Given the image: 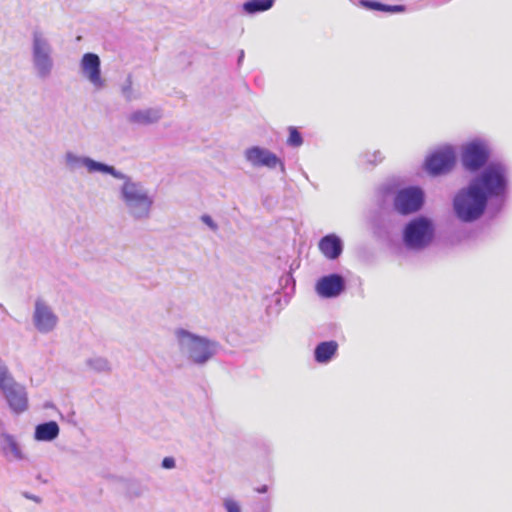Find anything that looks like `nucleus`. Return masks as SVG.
Wrapping results in <instances>:
<instances>
[{
    "label": "nucleus",
    "instance_id": "f257e3e1",
    "mask_svg": "<svg viewBox=\"0 0 512 512\" xmlns=\"http://www.w3.org/2000/svg\"><path fill=\"white\" fill-rule=\"evenodd\" d=\"M511 171L503 160H492L466 186L460 188L452 199L455 217L462 223L479 220L489 208L500 212L507 202Z\"/></svg>",
    "mask_w": 512,
    "mask_h": 512
},
{
    "label": "nucleus",
    "instance_id": "f03ea898",
    "mask_svg": "<svg viewBox=\"0 0 512 512\" xmlns=\"http://www.w3.org/2000/svg\"><path fill=\"white\" fill-rule=\"evenodd\" d=\"M110 175L122 181L118 188V195L129 217L135 221L148 220L154 205V195L145 184L115 167Z\"/></svg>",
    "mask_w": 512,
    "mask_h": 512
},
{
    "label": "nucleus",
    "instance_id": "7ed1b4c3",
    "mask_svg": "<svg viewBox=\"0 0 512 512\" xmlns=\"http://www.w3.org/2000/svg\"><path fill=\"white\" fill-rule=\"evenodd\" d=\"M174 337L180 353L196 366L206 365L220 350V344L184 328H176Z\"/></svg>",
    "mask_w": 512,
    "mask_h": 512
},
{
    "label": "nucleus",
    "instance_id": "20e7f679",
    "mask_svg": "<svg viewBox=\"0 0 512 512\" xmlns=\"http://www.w3.org/2000/svg\"><path fill=\"white\" fill-rule=\"evenodd\" d=\"M31 64L38 79H48L54 69V48L48 34L40 28L31 33Z\"/></svg>",
    "mask_w": 512,
    "mask_h": 512
},
{
    "label": "nucleus",
    "instance_id": "39448f33",
    "mask_svg": "<svg viewBox=\"0 0 512 512\" xmlns=\"http://www.w3.org/2000/svg\"><path fill=\"white\" fill-rule=\"evenodd\" d=\"M435 235L436 227L433 220L421 215L414 217L404 226L402 240L408 250L419 252L432 245Z\"/></svg>",
    "mask_w": 512,
    "mask_h": 512
},
{
    "label": "nucleus",
    "instance_id": "423d86ee",
    "mask_svg": "<svg viewBox=\"0 0 512 512\" xmlns=\"http://www.w3.org/2000/svg\"><path fill=\"white\" fill-rule=\"evenodd\" d=\"M492 145L488 138L477 136L461 145L460 162L469 173L481 172L491 161Z\"/></svg>",
    "mask_w": 512,
    "mask_h": 512
},
{
    "label": "nucleus",
    "instance_id": "0eeeda50",
    "mask_svg": "<svg viewBox=\"0 0 512 512\" xmlns=\"http://www.w3.org/2000/svg\"><path fill=\"white\" fill-rule=\"evenodd\" d=\"M424 204V192L416 186L397 190L393 197V208L401 215L418 212Z\"/></svg>",
    "mask_w": 512,
    "mask_h": 512
},
{
    "label": "nucleus",
    "instance_id": "6e6552de",
    "mask_svg": "<svg viewBox=\"0 0 512 512\" xmlns=\"http://www.w3.org/2000/svg\"><path fill=\"white\" fill-rule=\"evenodd\" d=\"M32 322L40 334H48L56 329L59 318L45 300L37 298L34 302Z\"/></svg>",
    "mask_w": 512,
    "mask_h": 512
},
{
    "label": "nucleus",
    "instance_id": "1a4fd4ad",
    "mask_svg": "<svg viewBox=\"0 0 512 512\" xmlns=\"http://www.w3.org/2000/svg\"><path fill=\"white\" fill-rule=\"evenodd\" d=\"M244 157L253 167H266L275 169L279 167L280 172L285 174V164L275 153L267 148L252 146L245 150Z\"/></svg>",
    "mask_w": 512,
    "mask_h": 512
},
{
    "label": "nucleus",
    "instance_id": "9d476101",
    "mask_svg": "<svg viewBox=\"0 0 512 512\" xmlns=\"http://www.w3.org/2000/svg\"><path fill=\"white\" fill-rule=\"evenodd\" d=\"M81 75L93 86L97 91L104 89L106 81L101 73L100 57L92 52L85 53L79 63Z\"/></svg>",
    "mask_w": 512,
    "mask_h": 512
},
{
    "label": "nucleus",
    "instance_id": "9b49d317",
    "mask_svg": "<svg viewBox=\"0 0 512 512\" xmlns=\"http://www.w3.org/2000/svg\"><path fill=\"white\" fill-rule=\"evenodd\" d=\"M455 163V152L451 146L435 151L425 161L426 170L432 175L449 172Z\"/></svg>",
    "mask_w": 512,
    "mask_h": 512
},
{
    "label": "nucleus",
    "instance_id": "f8f14e48",
    "mask_svg": "<svg viewBox=\"0 0 512 512\" xmlns=\"http://www.w3.org/2000/svg\"><path fill=\"white\" fill-rule=\"evenodd\" d=\"M64 162L67 169L72 172L84 167L89 173L99 172L110 175L114 168V166L98 162L87 156L77 155L71 151L65 153Z\"/></svg>",
    "mask_w": 512,
    "mask_h": 512
},
{
    "label": "nucleus",
    "instance_id": "ddd939ff",
    "mask_svg": "<svg viewBox=\"0 0 512 512\" xmlns=\"http://www.w3.org/2000/svg\"><path fill=\"white\" fill-rule=\"evenodd\" d=\"M9 408L16 414H21L28 408V394L24 385L15 379L0 390Z\"/></svg>",
    "mask_w": 512,
    "mask_h": 512
},
{
    "label": "nucleus",
    "instance_id": "4468645a",
    "mask_svg": "<svg viewBox=\"0 0 512 512\" xmlns=\"http://www.w3.org/2000/svg\"><path fill=\"white\" fill-rule=\"evenodd\" d=\"M345 280L340 274H329L318 279L316 293L322 298H335L345 290Z\"/></svg>",
    "mask_w": 512,
    "mask_h": 512
},
{
    "label": "nucleus",
    "instance_id": "2eb2a0df",
    "mask_svg": "<svg viewBox=\"0 0 512 512\" xmlns=\"http://www.w3.org/2000/svg\"><path fill=\"white\" fill-rule=\"evenodd\" d=\"M318 248L326 259L335 260L343 252V241L336 234H328L320 239Z\"/></svg>",
    "mask_w": 512,
    "mask_h": 512
},
{
    "label": "nucleus",
    "instance_id": "dca6fc26",
    "mask_svg": "<svg viewBox=\"0 0 512 512\" xmlns=\"http://www.w3.org/2000/svg\"><path fill=\"white\" fill-rule=\"evenodd\" d=\"M0 449L9 460L21 461L26 458L15 436L9 433L0 434Z\"/></svg>",
    "mask_w": 512,
    "mask_h": 512
},
{
    "label": "nucleus",
    "instance_id": "f3484780",
    "mask_svg": "<svg viewBox=\"0 0 512 512\" xmlns=\"http://www.w3.org/2000/svg\"><path fill=\"white\" fill-rule=\"evenodd\" d=\"M162 118V111L159 108H146L131 112L127 119L132 124L150 125Z\"/></svg>",
    "mask_w": 512,
    "mask_h": 512
},
{
    "label": "nucleus",
    "instance_id": "a211bd4d",
    "mask_svg": "<svg viewBox=\"0 0 512 512\" xmlns=\"http://www.w3.org/2000/svg\"><path fill=\"white\" fill-rule=\"evenodd\" d=\"M338 348L335 340L320 342L314 349V360L319 364H328L336 357Z\"/></svg>",
    "mask_w": 512,
    "mask_h": 512
},
{
    "label": "nucleus",
    "instance_id": "6ab92c4d",
    "mask_svg": "<svg viewBox=\"0 0 512 512\" xmlns=\"http://www.w3.org/2000/svg\"><path fill=\"white\" fill-rule=\"evenodd\" d=\"M60 433L57 422L48 421L36 425L34 430V439L39 442H51L55 440Z\"/></svg>",
    "mask_w": 512,
    "mask_h": 512
},
{
    "label": "nucleus",
    "instance_id": "aec40b11",
    "mask_svg": "<svg viewBox=\"0 0 512 512\" xmlns=\"http://www.w3.org/2000/svg\"><path fill=\"white\" fill-rule=\"evenodd\" d=\"M86 366L95 373H110L112 365L110 361L103 356L94 355L86 359Z\"/></svg>",
    "mask_w": 512,
    "mask_h": 512
},
{
    "label": "nucleus",
    "instance_id": "412c9836",
    "mask_svg": "<svg viewBox=\"0 0 512 512\" xmlns=\"http://www.w3.org/2000/svg\"><path fill=\"white\" fill-rule=\"evenodd\" d=\"M275 0H249L243 4V11L246 14L254 15L271 9Z\"/></svg>",
    "mask_w": 512,
    "mask_h": 512
},
{
    "label": "nucleus",
    "instance_id": "4be33fe9",
    "mask_svg": "<svg viewBox=\"0 0 512 512\" xmlns=\"http://www.w3.org/2000/svg\"><path fill=\"white\" fill-rule=\"evenodd\" d=\"M121 94L127 102L139 99L140 94L133 88L132 77L129 75L125 82L121 85Z\"/></svg>",
    "mask_w": 512,
    "mask_h": 512
},
{
    "label": "nucleus",
    "instance_id": "5701e85b",
    "mask_svg": "<svg viewBox=\"0 0 512 512\" xmlns=\"http://www.w3.org/2000/svg\"><path fill=\"white\" fill-rule=\"evenodd\" d=\"M289 136L287 138V145L292 148H298L303 144V137L299 130L294 126L288 127Z\"/></svg>",
    "mask_w": 512,
    "mask_h": 512
},
{
    "label": "nucleus",
    "instance_id": "b1692460",
    "mask_svg": "<svg viewBox=\"0 0 512 512\" xmlns=\"http://www.w3.org/2000/svg\"><path fill=\"white\" fill-rule=\"evenodd\" d=\"M361 157L363 162L371 165H376L382 162V160L384 159L383 154L379 150H375L373 152H365L364 154H362Z\"/></svg>",
    "mask_w": 512,
    "mask_h": 512
},
{
    "label": "nucleus",
    "instance_id": "393cba45",
    "mask_svg": "<svg viewBox=\"0 0 512 512\" xmlns=\"http://www.w3.org/2000/svg\"><path fill=\"white\" fill-rule=\"evenodd\" d=\"M13 376L10 374L7 366L0 359V390L4 388L9 382L13 380Z\"/></svg>",
    "mask_w": 512,
    "mask_h": 512
},
{
    "label": "nucleus",
    "instance_id": "a878e982",
    "mask_svg": "<svg viewBox=\"0 0 512 512\" xmlns=\"http://www.w3.org/2000/svg\"><path fill=\"white\" fill-rule=\"evenodd\" d=\"M223 506L226 512H241L239 503L232 498L224 499Z\"/></svg>",
    "mask_w": 512,
    "mask_h": 512
},
{
    "label": "nucleus",
    "instance_id": "bb28decb",
    "mask_svg": "<svg viewBox=\"0 0 512 512\" xmlns=\"http://www.w3.org/2000/svg\"><path fill=\"white\" fill-rule=\"evenodd\" d=\"M361 4L371 10L384 11V4L376 1L362 0Z\"/></svg>",
    "mask_w": 512,
    "mask_h": 512
},
{
    "label": "nucleus",
    "instance_id": "cd10ccee",
    "mask_svg": "<svg viewBox=\"0 0 512 512\" xmlns=\"http://www.w3.org/2000/svg\"><path fill=\"white\" fill-rule=\"evenodd\" d=\"M201 220L203 223H205L211 230L213 231H217L218 229V225L216 224V222L212 219L211 216L209 215H203L201 217Z\"/></svg>",
    "mask_w": 512,
    "mask_h": 512
},
{
    "label": "nucleus",
    "instance_id": "c85d7f7f",
    "mask_svg": "<svg viewBox=\"0 0 512 512\" xmlns=\"http://www.w3.org/2000/svg\"><path fill=\"white\" fill-rule=\"evenodd\" d=\"M404 9L405 8L402 5H386V4H384V12L399 13V12L404 11Z\"/></svg>",
    "mask_w": 512,
    "mask_h": 512
},
{
    "label": "nucleus",
    "instance_id": "c756f323",
    "mask_svg": "<svg viewBox=\"0 0 512 512\" xmlns=\"http://www.w3.org/2000/svg\"><path fill=\"white\" fill-rule=\"evenodd\" d=\"M176 465L175 459L173 457H165L162 460L161 466L164 469H173Z\"/></svg>",
    "mask_w": 512,
    "mask_h": 512
},
{
    "label": "nucleus",
    "instance_id": "7c9ffc66",
    "mask_svg": "<svg viewBox=\"0 0 512 512\" xmlns=\"http://www.w3.org/2000/svg\"><path fill=\"white\" fill-rule=\"evenodd\" d=\"M23 496H24L25 498L29 499V500H32V501L36 502V503H40V502H41L40 497H38V496H36V495H33V494H30V493H28V492H24V493H23Z\"/></svg>",
    "mask_w": 512,
    "mask_h": 512
},
{
    "label": "nucleus",
    "instance_id": "2f4dec72",
    "mask_svg": "<svg viewBox=\"0 0 512 512\" xmlns=\"http://www.w3.org/2000/svg\"><path fill=\"white\" fill-rule=\"evenodd\" d=\"M269 490V486L264 484V485H261L259 487H256L254 488V491L259 493V494H264V493H267Z\"/></svg>",
    "mask_w": 512,
    "mask_h": 512
},
{
    "label": "nucleus",
    "instance_id": "473e14b6",
    "mask_svg": "<svg viewBox=\"0 0 512 512\" xmlns=\"http://www.w3.org/2000/svg\"><path fill=\"white\" fill-rule=\"evenodd\" d=\"M244 55H245V54H244V51H243V50H240V52H239V56H238V60H237L238 65H241V63H242V61H243V59H244Z\"/></svg>",
    "mask_w": 512,
    "mask_h": 512
},
{
    "label": "nucleus",
    "instance_id": "72a5a7b5",
    "mask_svg": "<svg viewBox=\"0 0 512 512\" xmlns=\"http://www.w3.org/2000/svg\"><path fill=\"white\" fill-rule=\"evenodd\" d=\"M290 279H291L290 276H286V278H285L286 282H288Z\"/></svg>",
    "mask_w": 512,
    "mask_h": 512
}]
</instances>
